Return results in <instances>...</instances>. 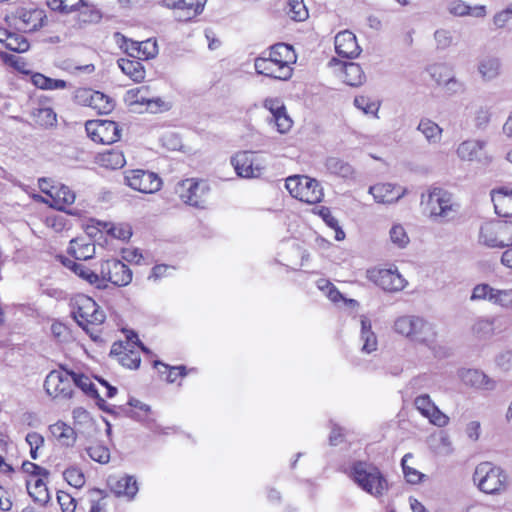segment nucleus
Listing matches in <instances>:
<instances>
[{"mask_svg": "<svg viewBox=\"0 0 512 512\" xmlns=\"http://www.w3.org/2000/svg\"><path fill=\"white\" fill-rule=\"evenodd\" d=\"M44 388L53 398H71L73 395L72 371L63 368L52 370L46 376Z\"/></svg>", "mask_w": 512, "mask_h": 512, "instance_id": "10", "label": "nucleus"}, {"mask_svg": "<svg viewBox=\"0 0 512 512\" xmlns=\"http://www.w3.org/2000/svg\"><path fill=\"white\" fill-rule=\"evenodd\" d=\"M154 366L155 367L162 366L165 369V371L168 372L166 379L169 383L175 382L179 376L183 377L186 375V367L183 365L169 367L168 365H166L160 361H155Z\"/></svg>", "mask_w": 512, "mask_h": 512, "instance_id": "63", "label": "nucleus"}, {"mask_svg": "<svg viewBox=\"0 0 512 512\" xmlns=\"http://www.w3.org/2000/svg\"><path fill=\"white\" fill-rule=\"evenodd\" d=\"M32 116L35 122L43 127L53 126L57 121L56 113L50 107L35 108Z\"/></svg>", "mask_w": 512, "mask_h": 512, "instance_id": "46", "label": "nucleus"}, {"mask_svg": "<svg viewBox=\"0 0 512 512\" xmlns=\"http://www.w3.org/2000/svg\"><path fill=\"white\" fill-rule=\"evenodd\" d=\"M287 13L295 21H304L308 17V10L303 0H289Z\"/></svg>", "mask_w": 512, "mask_h": 512, "instance_id": "52", "label": "nucleus"}, {"mask_svg": "<svg viewBox=\"0 0 512 512\" xmlns=\"http://www.w3.org/2000/svg\"><path fill=\"white\" fill-rule=\"evenodd\" d=\"M354 105L366 115H373L378 118L379 103L372 101L369 97L360 95L354 98Z\"/></svg>", "mask_w": 512, "mask_h": 512, "instance_id": "49", "label": "nucleus"}, {"mask_svg": "<svg viewBox=\"0 0 512 512\" xmlns=\"http://www.w3.org/2000/svg\"><path fill=\"white\" fill-rule=\"evenodd\" d=\"M57 500L63 512H74L76 508L75 499L68 493L59 491Z\"/></svg>", "mask_w": 512, "mask_h": 512, "instance_id": "64", "label": "nucleus"}, {"mask_svg": "<svg viewBox=\"0 0 512 512\" xmlns=\"http://www.w3.org/2000/svg\"><path fill=\"white\" fill-rule=\"evenodd\" d=\"M376 283L385 291L397 292L404 289L407 281L397 270L383 269L378 272Z\"/></svg>", "mask_w": 512, "mask_h": 512, "instance_id": "24", "label": "nucleus"}, {"mask_svg": "<svg viewBox=\"0 0 512 512\" xmlns=\"http://www.w3.org/2000/svg\"><path fill=\"white\" fill-rule=\"evenodd\" d=\"M491 303L506 310L512 309V288H495Z\"/></svg>", "mask_w": 512, "mask_h": 512, "instance_id": "50", "label": "nucleus"}, {"mask_svg": "<svg viewBox=\"0 0 512 512\" xmlns=\"http://www.w3.org/2000/svg\"><path fill=\"white\" fill-rule=\"evenodd\" d=\"M118 66L122 72L135 82H141L145 79V69L143 64L136 59H119Z\"/></svg>", "mask_w": 512, "mask_h": 512, "instance_id": "35", "label": "nucleus"}, {"mask_svg": "<svg viewBox=\"0 0 512 512\" xmlns=\"http://www.w3.org/2000/svg\"><path fill=\"white\" fill-rule=\"evenodd\" d=\"M133 344L138 345L146 354L150 353V350L139 342L137 334L132 333L131 336H128L126 344L114 343L111 347L110 355L117 357L118 362L122 366L136 369L140 365L141 358L139 352L133 349Z\"/></svg>", "mask_w": 512, "mask_h": 512, "instance_id": "11", "label": "nucleus"}, {"mask_svg": "<svg viewBox=\"0 0 512 512\" xmlns=\"http://www.w3.org/2000/svg\"><path fill=\"white\" fill-rule=\"evenodd\" d=\"M63 476L72 487L81 488L85 484L84 474L79 468L70 467L64 471Z\"/></svg>", "mask_w": 512, "mask_h": 512, "instance_id": "59", "label": "nucleus"}, {"mask_svg": "<svg viewBox=\"0 0 512 512\" xmlns=\"http://www.w3.org/2000/svg\"><path fill=\"white\" fill-rule=\"evenodd\" d=\"M73 375V387H78L81 389L85 394L99 399L101 402H104L103 399L99 398V394L97 389L95 388V385L92 383L91 379L84 375V374H78L72 371Z\"/></svg>", "mask_w": 512, "mask_h": 512, "instance_id": "45", "label": "nucleus"}, {"mask_svg": "<svg viewBox=\"0 0 512 512\" xmlns=\"http://www.w3.org/2000/svg\"><path fill=\"white\" fill-rule=\"evenodd\" d=\"M99 280H101L99 282L101 288H105L107 282L118 287L127 286L132 281V271L120 260H106L100 265Z\"/></svg>", "mask_w": 512, "mask_h": 512, "instance_id": "8", "label": "nucleus"}, {"mask_svg": "<svg viewBox=\"0 0 512 512\" xmlns=\"http://www.w3.org/2000/svg\"><path fill=\"white\" fill-rule=\"evenodd\" d=\"M421 204L430 218L441 222L455 218L460 209L454 194L441 187H431L423 193Z\"/></svg>", "mask_w": 512, "mask_h": 512, "instance_id": "1", "label": "nucleus"}, {"mask_svg": "<svg viewBox=\"0 0 512 512\" xmlns=\"http://www.w3.org/2000/svg\"><path fill=\"white\" fill-rule=\"evenodd\" d=\"M42 192L51 198L50 206L57 210H65L75 201V193L66 185L59 184L51 186L49 190L40 183Z\"/></svg>", "mask_w": 512, "mask_h": 512, "instance_id": "21", "label": "nucleus"}, {"mask_svg": "<svg viewBox=\"0 0 512 512\" xmlns=\"http://www.w3.org/2000/svg\"><path fill=\"white\" fill-rule=\"evenodd\" d=\"M68 252L76 260H88L95 255V245L85 238H75L70 241Z\"/></svg>", "mask_w": 512, "mask_h": 512, "instance_id": "33", "label": "nucleus"}, {"mask_svg": "<svg viewBox=\"0 0 512 512\" xmlns=\"http://www.w3.org/2000/svg\"><path fill=\"white\" fill-rule=\"evenodd\" d=\"M27 491L29 495L41 505H45L50 500V495L44 477H38L34 480V483L27 481Z\"/></svg>", "mask_w": 512, "mask_h": 512, "instance_id": "39", "label": "nucleus"}, {"mask_svg": "<svg viewBox=\"0 0 512 512\" xmlns=\"http://www.w3.org/2000/svg\"><path fill=\"white\" fill-rule=\"evenodd\" d=\"M335 51L344 58H355L361 53L355 34L344 30L335 36Z\"/></svg>", "mask_w": 512, "mask_h": 512, "instance_id": "22", "label": "nucleus"}, {"mask_svg": "<svg viewBox=\"0 0 512 512\" xmlns=\"http://www.w3.org/2000/svg\"><path fill=\"white\" fill-rule=\"evenodd\" d=\"M361 332L360 341L362 342L361 351L370 354L377 350L378 341L376 334L372 331L371 321L368 317H360Z\"/></svg>", "mask_w": 512, "mask_h": 512, "instance_id": "29", "label": "nucleus"}, {"mask_svg": "<svg viewBox=\"0 0 512 512\" xmlns=\"http://www.w3.org/2000/svg\"><path fill=\"white\" fill-rule=\"evenodd\" d=\"M206 0H161L160 5L173 10L178 21H190L200 15L205 7Z\"/></svg>", "mask_w": 512, "mask_h": 512, "instance_id": "15", "label": "nucleus"}, {"mask_svg": "<svg viewBox=\"0 0 512 512\" xmlns=\"http://www.w3.org/2000/svg\"><path fill=\"white\" fill-rule=\"evenodd\" d=\"M52 436L65 447H72L77 439L75 430L65 422L58 421L49 426Z\"/></svg>", "mask_w": 512, "mask_h": 512, "instance_id": "28", "label": "nucleus"}, {"mask_svg": "<svg viewBox=\"0 0 512 512\" xmlns=\"http://www.w3.org/2000/svg\"><path fill=\"white\" fill-rule=\"evenodd\" d=\"M325 167L329 173L344 179H351L354 176V169L348 163L337 157H329L326 159Z\"/></svg>", "mask_w": 512, "mask_h": 512, "instance_id": "37", "label": "nucleus"}, {"mask_svg": "<svg viewBox=\"0 0 512 512\" xmlns=\"http://www.w3.org/2000/svg\"><path fill=\"white\" fill-rule=\"evenodd\" d=\"M495 288L486 283L477 284L470 296L471 301H488L491 303Z\"/></svg>", "mask_w": 512, "mask_h": 512, "instance_id": "53", "label": "nucleus"}, {"mask_svg": "<svg viewBox=\"0 0 512 512\" xmlns=\"http://www.w3.org/2000/svg\"><path fill=\"white\" fill-rule=\"evenodd\" d=\"M391 243L399 249H404L410 243V238L405 227L400 223H394L389 230Z\"/></svg>", "mask_w": 512, "mask_h": 512, "instance_id": "44", "label": "nucleus"}, {"mask_svg": "<svg viewBox=\"0 0 512 512\" xmlns=\"http://www.w3.org/2000/svg\"><path fill=\"white\" fill-rule=\"evenodd\" d=\"M4 46L11 51L22 53L29 49V42L22 35L11 33Z\"/></svg>", "mask_w": 512, "mask_h": 512, "instance_id": "58", "label": "nucleus"}, {"mask_svg": "<svg viewBox=\"0 0 512 512\" xmlns=\"http://www.w3.org/2000/svg\"><path fill=\"white\" fill-rule=\"evenodd\" d=\"M434 40L438 50H446L454 44V37L448 29H437L434 32Z\"/></svg>", "mask_w": 512, "mask_h": 512, "instance_id": "55", "label": "nucleus"}, {"mask_svg": "<svg viewBox=\"0 0 512 512\" xmlns=\"http://www.w3.org/2000/svg\"><path fill=\"white\" fill-rule=\"evenodd\" d=\"M486 142L483 140H466L459 144L457 148V155L463 161L478 160Z\"/></svg>", "mask_w": 512, "mask_h": 512, "instance_id": "31", "label": "nucleus"}, {"mask_svg": "<svg viewBox=\"0 0 512 512\" xmlns=\"http://www.w3.org/2000/svg\"><path fill=\"white\" fill-rule=\"evenodd\" d=\"M209 186L204 180L194 178L181 181L176 187V193L188 205L204 208Z\"/></svg>", "mask_w": 512, "mask_h": 512, "instance_id": "9", "label": "nucleus"}, {"mask_svg": "<svg viewBox=\"0 0 512 512\" xmlns=\"http://www.w3.org/2000/svg\"><path fill=\"white\" fill-rule=\"evenodd\" d=\"M124 180L130 188L145 194L156 193L162 185L156 173L142 169L126 171Z\"/></svg>", "mask_w": 512, "mask_h": 512, "instance_id": "13", "label": "nucleus"}, {"mask_svg": "<svg viewBox=\"0 0 512 512\" xmlns=\"http://www.w3.org/2000/svg\"><path fill=\"white\" fill-rule=\"evenodd\" d=\"M254 67L257 74L277 80H288L293 73L291 66L281 65L279 61L277 62V60L268 56L257 57L254 61Z\"/></svg>", "mask_w": 512, "mask_h": 512, "instance_id": "16", "label": "nucleus"}, {"mask_svg": "<svg viewBox=\"0 0 512 512\" xmlns=\"http://www.w3.org/2000/svg\"><path fill=\"white\" fill-rule=\"evenodd\" d=\"M108 233L119 240H128L132 236V230L129 224H112L108 229Z\"/></svg>", "mask_w": 512, "mask_h": 512, "instance_id": "62", "label": "nucleus"}, {"mask_svg": "<svg viewBox=\"0 0 512 512\" xmlns=\"http://www.w3.org/2000/svg\"><path fill=\"white\" fill-rule=\"evenodd\" d=\"M46 18L40 9H22L19 11L17 26L24 32H34L41 28Z\"/></svg>", "mask_w": 512, "mask_h": 512, "instance_id": "23", "label": "nucleus"}, {"mask_svg": "<svg viewBox=\"0 0 512 512\" xmlns=\"http://www.w3.org/2000/svg\"><path fill=\"white\" fill-rule=\"evenodd\" d=\"M292 123L293 122L288 116L286 110L269 119V124L276 128V130L281 134L287 133L291 129Z\"/></svg>", "mask_w": 512, "mask_h": 512, "instance_id": "56", "label": "nucleus"}, {"mask_svg": "<svg viewBox=\"0 0 512 512\" xmlns=\"http://www.w3.org/2000/svg\"><path fill=\"white\" fill-rule=\"evenodd\" d=\"M285 187L293 198L308 204L319 203L324 196L320 183L305 175L288 177Z\"/></svg>", "mask_w": 512, "mask_h": 512, "instance_id": "5", "label": "nucleus"}, {"mask_svg": "<svg viewBox=\"0 0 512 512\" xmlns=\"http://www.w3.org/2000/svg\"><path fill=\"white\" fill-rule=\"evenodd\" d=\"M91 101V108L100 114H107L111 112L114 107L113 101L100 91H93Z\"/></svg>", "mask_w": 512, "mask_h": 512, "instance_id": "48", "label": "nucleus"}, {"mask_svg": "<svg viewBox=\"0 0 512 512\" xmlns=\"http://www.w3.org/2000/svg\"><path fill=\"white\" fill-rule=\"evenodd\" d=\"M473 482L478 489L486 494L499 495L509 486L507 473L492 462L479 463L473 473Z\"/></svg>", "mask_w": 512, "mask_h": 512, "instance_id": "3", "label": "nucleus"}, {"mask_svg": "<svg viewBox=\"0 0 512 512\" xmlns=\"http://www.w3.org/2000/svg\"><path fill=\"white\" fill-rule=\"evenodd\" d=\"M407 190L391 183H378L369 188V193L377 203L391 204L400 200Z\"/></svg>", "mask_w": 512, "mask_h": 512, "instance_id": "20", "label": "nucleus"}, {"mask_svg": "<svg viewBox=\"0 0 512 512\" xmlns=\"http://www.w3.org/2000/svg\"><path fill=\"white\" fill-rule=\"evenodd\" d=\"M87 453L92 460L100 464H106L110 460L109 449L100 444L89 446L87 448Z\"/></svg>", "mask_w": 512, "mask_h": 512, "instance_id": "57", "label": "nucleus"}, {"mask_svg": "<svg viewBox=\"0 0 512 512\" xmlns=\"http://www.w3.org/2000/svg\"><path fill=\"white\" fill-rule=\"evenodd\" d=\"M330 66L340 65L342 71V80L350 86H360L365 81V74L361 66L354 62L341 64L337 59L333 58L329 62Z\"/></svg>", "mask_w": 512, "mask_h": 512, "instance_id": "25", "label": "nucleus"}, {"mask_svg": "<svg viewBox=\"0 0 512 512\" xmlns=\"http://www.w3.org/2000/svg\"><path fill=\"white\" fill-rule=\"evenodd\" d=\"M31 82L34 86L42 90H63L69 86L65 80L52 79L42 73L32 74Z\"/></svg>", "mask_w": 512, "mask_h": 512, "instance_id": "41", "label": "nucleus"}, {"mask_svg": "<svg viewBox=\"0 0 512 512\" xmlns=\"http://www.w3.org/2000/svg\"><path fill=\"white\" fill-rule=\"evenodd\" d=\"M349 477L359 488L375 498L382 497L389 489L386 476L376 465L370 462H353Z\"/></svg>", "mask_w": 512, "mask_h": 512, "instance_id": "2", "label": "nucleus"}, {"mask_svg": "<svg viewBox=\"0 0 512 512\" xmlns=\"http://www.w3.org/2000/svg\"><path fill=\"white\" fill-rule=\"evenodd\" d=\"M109 484L117 496L133 499L138 492L137 481L133 476L125 475L117 479H110Z\"/></svg>", "mask_w": 512, "mask_h": 512, "instance_id": "27", "label": "nucleus"}, {"mask_svg": "<svg viewBox=\"0 0 512 512\" xmlns=\"http://www.w3.org/2000/svg\"><path fill=\"white\" fill-rule=\"evenodd\" d=\"M231 164L237 175L243 178L259 177L265 168L263 158L251 151L237 153L231 158Z\"/></svg>", "mask_w": 512, "mask_h": 512, "instance_id": "12", "label": "nucleus"}, {"mask_svg": "<svg viewBox=\"0 0 512 512\" xmlns=\"http://www.w3.org/2000/svg\"><path fill=\"white\" fill-rule=\"evenodd\" d=\"M268 57L273 60H279L281 65L291 66L295 63L296 55L292 46L285 43H278L270 47Z\"/></svg>", "mask_w": 512, "mask_h": 512, "instance_id": "34", "label": "nucleus"}, {"mask_svg": "<svg viewBox=\"0 0 512 512\" xmlns=\"http://www.w3.org/2000/svg\"><path fill=\"white\" fill-rule=\"evenodd\" d=\"M414 406L431 424L441 428L448 425L449 417L435 405L428 394L416 397Z\"/></svg>", "mask_w": 512, "mask_h": 512, "instance_id": "17", "label": "nucleus"}, {"mask_svg": "<svg viewBox=\"0 0 512 512\" xmlns=\"http://www.w3.org/2000/svg\"><path fill=\"white\" fill-rule=\"evenodd\" d=\"M98 160L103 167L109 169L122 168L126 163L123 152L116 149L104 151L99 155Z\"/></svg>", "mask_w": 512, "mask_h": 512, "instance_id": "43", "label": "nucleus"}, {"mask_svg": "<svg viewBox=\"0 0 512 512\" xmlns=\"http://www.w3.org/2000/svg\"><path fill=\"white\" fill-rule=\"evenodd\" d=\"M502 331L497 317H478L471 325V334L478 341H487Z\"/></svg>", "mask_w": 512, "mask_h": 512, "instance_id": "19", "label": "nucleus"}, {"mask_svg": "<svg viewBox=\"0 0 512 512\" xmlns=\"http://www.w3.org/2000/svg\"><path fill=\"white\" fill-rule=\"evenodd\" d=\"M447 11L456 17L471 15L477 18H482L486 15L485 6L471 7L463 0H452L448 2Z\"/></svg>", "mask_w": 512, "mask_h": 512, "instance_id": "30", "label": "nucleus"}, {"mask_svg": "<svg viewBox=\"0 0 512 512\" xmlns=\"http://www.w3.org/2000/svg\"><path fill=\"white\" fill-rule=\"evenodd\" d=\"M479 241L490 248L512 246V222L501 220L485 223L480 228Z\"/></svg>", "mask_w": 512, "mask_h": 512, "instance_id": "6", "label": "nucleus"}, {"mask_svg": "<svg viewBox=\"0 0 512 512\" xmlns=\"http://www.w3.org/2000/svg\"><path fill=\"white\" fill-rule=\"evenodd\" d=\"M78 12V22L81 24L97 23L102 18L101 12L86 2L80 6Z\"/></svg>", "mask_w": 512, "mask_h": 512, "instance_id": "47", "label": "nucleus"}, {"mask_svg": "<svg viewBox=\"0 0 512 512\" xmlns=\"http://www.w3.org/2000/svg\"><path fill=\"white\" fill-rule=\"evenodd\" d=\"M495 212L501 217L512 216V189L500 188L491 192Z\"/></svg>", "mask_w": 512, "mask_h": 512, "instance_id": "26", "label": "nucleus"}, {"mask_svg": "<svg viewBox=\"0 0 512 512\" xmlns=\"http://www.w3.org/2000/svg\"><path fill=\"white\" fill-rule=\"evenodd\" d=\"M412 458V454L407 453L404 455L401 461V466L403 469L404 477L408 483L411 484H418L421 482L422 478L424 477V474L419 472L418 470L408 466L407 462L408 459Z\"/></svg>", "mask_w": 512, "mask_h": 512, "instance_id": "54", "label": "nucleus"}, {"mask_svg": "<svg viewBox=\"0 0 512 512\" xmlns=\"http://www.w3.org/2000/svg\"><path fill=\"white\" fill-rule=\"evenodd\" d=\"M417 130L420 131L429 143H439L442 137V128L434 121L423 118L420 120Z\"/></svg>", "mask_w": 512, "mask_h": 512, "instance_id": "40", "label": "nucleus"}, {"mask_svg": "<svg viewBox=\"0 0 512 512\" xmlns=\"http://www.w3.org/2000/svg\"><path fill=\"white\" fill-rule=\"evenodd\" d=\"M113 37H114L115 42L119 45V47L121 49H124V51L129 56L138 59V57H139V51H138L139 42L128 39L119 32L114 33Z\"/></svg>", "mask_w": 512, "mask_h": 512, "instance_id": "51", "label": "nucleus"}, {"mask_svg": "<svg viewBox=\"0 0 512 512\" xmlns=\"http://www.w3.org/2000/svg\"><path fill=\"white\" fill-rule=\"evenodd\" d=\"M72 314L79 326L87 332L89 325H101L106 315L98 304L90 297L78 295L73 304Z\"/></svg>", "mask_w": 512, "mask_h": 512, "instance_id": "7", "label": "nucleus"}, {"mask_svg": "<svg viewBox=\"0 0 512 512\" xmlns=\"http://www.w3.org/2000/svg\"><path fill=\"white\" fill-rule=\"evenodd\" d=\"M316 284L318 289L323 291L331 301L338 302L343 298L342 294L329 280L319 279Z\"/></svg>", "mask_w": 512, "mask_h": 512, "instance_id": "60", "label": "nucleus"}, {"mask_svg": "<svg viewBox=\"0 0 512 512\" xmlns=\"http://www.w3.org/2000/svg\"><path fill=\"white\" fill-rule=\"evenodd\" d=\"M149 97L150 89L148 86L143 85L129 89L125 94L124 100L129 107L136 110L137 106H144Z\"/></svg>", "mask_w": 512, "mask_h": 512, "instance_id": "42", "label": "nucleus"}, {"mask_svg": "<svg viewBox=\"0 0 512 512\" xmlns=\"http://www.w3.org/2000/svg\"><path fill=\"white\" fill-rule=\"evenodd\" d=\"M458 377L464 385L477 390L492 391L496 388V381L479 369L462 368L458 371Z\"/></svg>", "mask_w": 512, "mask_h": 512, "instance_id": "18", "label": "nucleus"}, {"mask_svg": "<svg viewBox=\"0 0 512 512\" xmlns=\"http://www.w3.org/2000/svg\"><path fill=\"white\" fill-rule=\"evenodd\" d=\"M139 57L138 59L154 58L158 53V46L155 40L147 39L139 42L138 45Z\"/></svg>", "mask_w": 512, "mask_h": 512, "instance_id": "61", "label": "nucleus"}, {"mask_svg": "<svg viewBox=\"0 0 512 512\" xmlns=\"http://www.w3.org/2000/svg\"><path fill=\"white\" fill-rule=\"evenodd\" d=\"M63 264L72 270L76 275L86 280L88 283L95 285L97 288H101V284L99 282V273L90 270L82 263L75 262L73 260L67 259L63 262Z\"/></svg>", "mask_w": 512, "mask_h": 512, "instance_id": "38", "label": "nucleus"}, {"mask_svg": "<svg viewBox=\"0 0 512 512\" xmlns=\"http://www.w3.org/2000/svg\"><path fill=\"white\" fill-rule=\"evenodd\" d=\"M394 331L414 342L430 345L436 339V330L432 323L422 317L404 315L394 321Z\"/></svg>", "mask_w": 512, "mask_h": 512, "instance_id": "4", "label": "nucleus"}, {"mask_svg": "<svg viewBox=\"0 0 512 512\" xmlns=\"http://www.w3.org/2000/svg\"><path fill=\"white\" fill-rule=\"evenodd\" d=\"M88 136L97 143L112 144L120 139L118 124L110 120H91L85 124Z\"/></svg>", "mask_w": 512, "mask_h": 512, "instance_id": "14", "label": "nucleus"}, {"mask_svg": "<svg viewBox=\"0 0 512 512\" xmlns=\"http://www.w3.org/2000/svg\"><path fill=\"white\" fill-rule=\"evenodd\" d=\"M427 71L438 85L459 86V83L452 76L450 69L444 64L430 65Z\"/></svg>", "mask_w": 512, "mask_h": 512, "instance_id": "36", "label": "nucleus"}, {"mask_svg": "<svg viewBox=\"0 0 512 512\" xmlns=\"http://www.w3.org/2000/svg\"><path fill=\"white\" fill-rule=\"evenodd\" d=\"M477 69L482 80L490 82L500 75L501 63L496 57L486 56L479 60Z\"/></svg>", "mask_w": 512, "mask_h": 512, "instance_id": "32", "label": "nucleus"}]
</instances>
